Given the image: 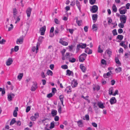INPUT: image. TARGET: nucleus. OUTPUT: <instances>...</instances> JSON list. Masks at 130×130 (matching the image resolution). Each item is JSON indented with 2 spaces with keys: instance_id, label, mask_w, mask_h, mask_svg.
<instances>
[{
  "instance_id": "nucleus-1",
  "label": "nucleus",
  "mask_w": 130,
  "mask_h": 130,
  "mask_svg": "<svg viewBox=\"0 0 130 130\" xmlns=\"http://www.w3.org/2000/svg\"><path fill=\"white\" fill-rule=\"evenodd\" d=\"M87 55L85 53H83L81 54L78 57L79 61L83 62L86 59Z\"/></svg>"
},
{
  "instance_id": "nucleus-2",
  "label": "nucleus",
  "mask_w": 130,
  "mask_h": 130,
  "mask_svg": "<svg viewBox=\"0 0 130 130\" xmlns=\"http://www.w3.org/2000/svg\"><path fill=\"white\" fill-rule=\"evenodd\" d=\"M33 85L31 87V90L32 91H35L37 88V83L36 82H33Z\"/></svg>"
},
{
  "instance_id": "nucleus-3",
  "label": "nucleus",
  "mask_w": 130,
  "mask_h": 130,
  "mask_svg": "<svg viewBox=\"0 0 130 130\" xmlns=\"http://www.w3.org/2000/svg\"><path fill=\"white\" fill-rule=\"evenodd\" d=\"M73 55L71 53L69 52L66 53L64 56L65 60L67 59V60L68 59L69 60V59L71 58V57H72Z\"/></svg>"
},
{
  "instance_id": "nucleus-4",
  "label": "nucleus",
  "mask_w": 130,
  "mask_h": 130,
  "mask_svg": "<svg viewBox=\"0 0 130 130\" xmlns=\"http://www.w3.org/2000/svg\"><path fill=\"white\" fill-rule=\"evenodd\" d=\"M126 19V17L125 15H121L120 16V20L121 22H123V23H125Z\"/></svg>"
},
{
  "instance_id": "nucleus-5",
  "label": "nucleus",
  "mask_w": 130,
  "mask_h": 130,
  "mask_svg": "<svg viewBox=\"0 0 130 130\" xmlns=\"http://www.w3.org/2000/svg\"><path fill=\"white\" fill-rule=\"evenodd\" d=\"M98 9V7L96 5H94L92 6L90 11L92 13H96Z\"/></svg>"
},
{
  "instance_id": "nucleus-6",
  "label": "nucleus",
  "mask_w": 130,
  "mask_h": 130,
  "mask_svg": "<svg viewBox=\"0 0 130 130\" xmlns=\"http://www.w3.org/2000/svg\"><path fill=\"white\" fill-rule=\"evenodd\" d=\"M14 94L12 93L8 94V95L7 98L8 101H11L12 100V99L14 98Z\"/></svg>"
},
{
  "instance_id": "nucleus-7",
  "label": "nucleus",
  "mask_w": 130,
  "mask_h": 130,
  "mask_svg": "<svg viewBox=\"0 0 130 130\" xmlns=\"http://www.w3.org/2000/svg\"><path fill=\"white\" fill-rule=\"evenodd\" d=\"M46 30V26H44L40 29V31H41V35H43Z\"/></svg>"
},
{
  "instance_id": "nucleus-8",
  "label": "nucleus",
  "mask_w": 130,
  "mask_h": 130,
  "mask_svg": "<svg viewBox=\"0 0 130 130\" xmlns=\"http://www.w3.org/2000/svg\"><path fill=\"white\" fill-rule=\"evenodd\" d=\"M39 45H40L39 43L38 42L36 46V47L35 46H34L32 47V51L33 52H35L36 50V53H37L38 50V46Z\"/></svg>"
},
{
  "instance_id": "nucleus-9",
  "label": "nucleus",
  "mask_w": 130,
  "mask_h": 130,
  "mask_svg": "<svg viewBox=\"0 0 130 130\" xmlns=\"http://www.w3.org/2000/svg\"><path fill=\"white\" fill-rule=\"evenodd\" d=\"M13 60L11 58H9L6 62V64L7 66H9L12 63Z\"/></svg>"
},
{
  "instance_id": "nucleus-10",
  "label": "nucleus",
  "mask_w": 130,
  "mask_h": 130,
  "mask_svg": "<svg viewBox=\"0 0 130 130\" xmlns=\"http://www.w3.org/2000/svg\"><path fill=\"white\" fill-rule=\"evenodd\" d=\"M23 37H20L17 39L16 43L17 44H22L23 42Z\"/></svg>"
},
{
  "instance_id": "nucleus-11",
  "label": "nucleus",
  "mask_w": 130,
  "mask_h": 130,
  "mask_svg": "<svg viewBox=\"0 0 130 130\" xmlns=\"http://www.w3.org/2000/svg\"><path fill=\"white\" fill-rule=\"evenodd\" d=\"M117 100L115 97H112L110 100V102L111 104H113L116 103Z\"/></svg>"
},
{
  "instance_id": "nucleus-12",
  "label": "nucleus",
  "mask_w": 130,
  "mask_h": 130,
  "mask_svg": "<svg viewBox=\"0 0 130 130\" xmlns=\"http://www.w3.org/2000/svg\"><path fill=\"white\" fill-rule=\"evenodd\" d=\"M31 11V9L30 8H29L27 9L26 11V13L28 17H30Z\"/></svg>"
},
{
  "instance_id": "nucleus-13",
  "label": "nucleus",
  "mask_w": 130,
  "mask_h": 130,
  "mask_svg": "<svg viewBox=\"0 0 130 130\" xmlns=\"http://www.w3.org/2000/svg\"><path fill=\"white\" fill-rule=\"evenodd\" d=\"M59 42L63 45L67 46L68 45V43L67 42L63 41L61 38L60 39Z\"/></svg>"
},
{
  "instance_id": "nucleus-14",
  "label": "nucleus",
  "mask_w": 130,
  "mask_h": 130,
  "mask_svg": "<svg viewBox=\"0 0 130 130\" xmlns=\"http://www.w3.org/2000/svg\"><path fill=\"white\" fill-rule=\"evenodd\" d=\"M111 73V71L109 72L106 74L105 73L103 74V77L104 78H108L110 75Z\"/></svg>"
},
{
  "instance_id": "nucleus-15",
  "label": "nucleus",
  "mask_w": 130,
  "mask_h": 130,
  "mask_svg": "<svg viewBox=\"0 0 130 130\" xmlns=\"http://www.w3.org/2000/svg\"><path fill=\"white\" fill-rule=\"evenodd\" d=\"M98 105L100 108L101 109H103L105 107L103 104L101 102H98Z\"/></svg>"
},
{
  "instance_id": "nucleus-16",
  "label": "nucleus",
  "mask_w": 130,
  "mask_h": 130,
  "mask_svg": "<svg viewBox=\"0 0 130 130\" xmlns=\"http://www.w3.org/2000/svg\"><path fill=\"white\" fill-rule=\"evenodd\" d=\"M66 51V50L65 49H63L62 51H61V53L62 54V59L63 60H65V58H64V53Z\"/></svg>"
},
{
  "instance_id": "nucleus-17",
  "label": "nucleus",
  "mask_w": 130,
  "mask_h": 130,
  "mask_svg": "<svg viewBox=\"0 0 130 130\" xmlns=\"http://www.w3.org/2000/svg\"><path fill=\"white\" fill-rule=\"evenodd\" d=\"M80 68L83 72H85L86 70V68L83 66V64H81L80 65Z\"/></svg>"
},
{
  "instance_id": "nucleus-18",
  "label": "nucleus",
  "mask_w": 130,
  "mask_h": 130,
  "mask_svg": "<svg viewBox=\"0 0 130 130\" xmlns=\"http://www.w3.org/2000/svg\"><path fill=\"white\" fill-rule=\"evenodd\" d=\"M78 44V46H79L80 47L82 48H85L86 46V44L85 43H81Z\"/></svg>"
},
{
  "instance_id": "nucleus-19",
  "label": "nucleus",
  "mask_w": 130,
  "mask_h": 130,
  "mask_svg": "<svg viewBox=\"0 0 130 130\" xmlns=\"http://www.w3.org/2000/svg\"><path fill=\"white\" fill-rule=\"evenodd\" d=\"M57 111L56 110H52L51 111V113L53 117L55 116L57 113Z\"/></svg>"
},
{
  "instance_id": "nucleus-20",
  "label": "nucleus",
  "mask_w": 130,
  "mask_h": 130,
  "mask_svg": "<svg viewBox=\"0 0 130 130\" xmlns=\"http://www.w3.org/2000/svg\"><path fill=\"white\" fill-rule=\"evenodd\" d=\"M23 75V73H20L18 76L17 78L19 80H20L22 78Z\"/></svg>"
},
{
  "instance_id": "nucleus-21",
  "label": "nucleus",
  "mask_w": 130,
  "mask_h": 130,
  "mask_svg": "<svg viewBox=\"0 0 130 130\" xmlns=\"http://www.w3.org/2000/svg\"><path fill=\"white\" fill-rule=\"evenodd\" d=\"M119 11L120 14H125L127 10L126 9L120 10V9H119Z\"/></svg>"
},
{
  "instance_id": "nucleus-22",
  "label": "nucleus",
  "mask_w": 130,
  "mask_h": 130,
  "mask_svg": "<svg viewBox=\"0 0 130 130\" xmlns=\"http://www.w3.org/2000/svg\"><path fill=\"white\" fill-rule=\"evenodd\" d=\"M76 5L79 11H80V5L79 2L77 0H76Z\"/></svg>"
},
{
  "instance_id": "nucleus-23",
  "label": "nucleus",
  "mask_w": 130,
  "mask_h": 130,
  "mask_svg": "<svg viewBox=\"0 0 130 130\" xmlns=\"http://www.w3.org/2000/svg\"><path fill=\"white\" fill-rule=\"evenodd\" d=\"M78 126L79 127H82L83 126V123L82 120H79L77 122Z\"/></svg>"
},
{
  "instance_id": "nucleus-24",
  "label": "nucleus",
  "mask_w": 130,
  "mask_h": 130,
  "mask_svg": "<svg viewBox=\"0 0 130 130\" xmlns=\"http://www.w3.org/2000/svg\"><path fill=\"white\" fill-rule=\"evenodd\" d=\"M113 89L112 87L110 88L109 90V93L110 95H112L113 92Z\"/></svg>"
},
{
  "instance_id": "nucleus-25",
  "label": "nucleus",
  "mask_w": 130,
  "mask_h": 130,
  "mask_svg": "<svg viewBox=\"0 0 130 130\" xmlns=\"http://www.w3.org/2000/svg\"><path fill=\"white\" fill-rule=\"evenodd\" d=\"M98 17V15L96 14H93L92 15V19L93 20L96 21Z\"/></svg>"
},
{
  "instance_id": "nucleus-26",
  "label": "nucleus",
  "mask_w": 130,
  "mask_h": 130,
  "mask_svg": "<svg viewBox=\"0 0 130 130\" xmlns=\"http://www.w3.org/2000/svg\"><path fill=\"white\" fill-rule=\"evenodd\" d=\"M124 42H121L120 44V45L122 47H123L124 48H126L127 47V46L124 43Z\"/></svg>"
},
{
  "instance_id": "nucleus-27",
  "label": "nucleus",
  "mask_w": 130,
  "mask_h": 130,
  "mask_svg": "<svg viewBox=\"0 0 130 130\" xmlns=\"http://www.w3.org/2000/svg\"><path fill=\"white\" fill-rule=\"evenodd\" d=\"M67 75H68L69 76H70L72 74H73V73L72 71H70L69 70H67Z\"/></svg>"
},
{
  "instance_id": "nucleus-28",
  "label": "nucleus",
  "mask_w": 130,
  "mask_h": 130,
  "mask_svg": "<svg viewBox=\"0 0 130 130\" xmlns=\"http://www.w3.org/2000/svg\"><path fill=\"white\" fill-rule=\"evenodd\" d=\"M121 70L122 68L120 67H118L117 68H116L115 70V72L117 73L120 72L121 71Z\"/></svg>"
},
{
  "instance_id": "nucleus-29",
  "label": "nucleus",
  "mask_w": 130,
  "mask_h": 130,
  "mask_svg": "<svg viewBox=\"0 0 130 130\" xmlns=\"http://www.w3.org/2000/svg\"><path fill=\"white\" fill-rule=\"evenodd\" d=\"M123 38V36L122 35H118L117 37V39H118L120 41L122 40Z\"/></svg>"
},
{
  "instance_id": "nucleus-30",
  "label": "nucleus",
  "mask_w": 130,
  "mask_h": 130,
  "mask_svg": "<svg viewBox=\"0 0 130 130\" xmlns=\"http://www.w3.org/2000/svg\"><path fill=\"white\" fill-rule=\"evenodd\" d=\"M55 126L54 122L53 121L50 124V128L52 129Z\"/></svg>"
},
{
  "instance_id": "nucleus-31",
  "label": "nucleus",
  "mask_w": 130,
  "mask_h": 130,
  "mask_svg": "<svg viewBox=\"0 0 130 130\" xmlns=\"http://www.w3.org/2000/svg\"><path fill=\"white\" fill-rule=\"evenodd\" d=\"M92 29L94 31L96 30L97 29V26L95 24H94L92 26Z\"/></svg>"
},
{
  "instance_id": "nucleus-32",
  "label": "nucleus",
  "mask_w": 130,
  "mask_h": 130,
  "mask_svg": "<svg viewBox=\"0 0 130 130\" xmlns=\"http://www.w3.org/2000/svg\"><path fill=\"white\" fill-rule=\"evenodd\" d=\"M98 52L99 53H102L103 52V50L101 48V45H99L98 47Z\"/></svg>"
},
{
  "instance_id": "nucleus-33",
  "label": "nucleus",
  "mask_w": 130,
  "mask_h": 130,
  "mask_svg": "<svg viewBox=\"0 0 130 130\" xmlns=\"http://www.w3.org/2000/svg\"><path fill=\"white\" fill-rule=\"evenodd\" d=\"M16 122V121L15 118H13L11 121L10 125H11Z\"/></svg>"
},
{
  "instance_id": "nucleus-34",
  "label": "nucleus",
  "mask_w": 130,
  "mask_h": 130,
  "mask_svg": "<svg viewBox=\"0 0 130 130\" xmlns=\"http://www.w3.org/2000/svg\"><path fill=\"white\" fill-rule=\"evenodd\" d=\"M69 61L73 63L76 61V59L74 58H71V59H69Z\"/></svg>"
},
{
  "instance_id": "nucleus-35",
  "label": "nucleus",
  "mask_w": 130,
  "mask_h": 130,
  "mask_svg": "<svg viewBox=\"0 0 130 130\" xmlns=\"http://www.w3.org/2000/svg\"><path fill=\"white\" fill-rule=\"evenodd\" d=\"M46 73L47 75H50L51 76H52L53 74L52 71L50 70H47Z\"/></svg>"
},
{
  "instance_id": "nucleus-36",
  "label": "nucleus",
  "mask_w": 130,
  "mask_h": 130,
  "mask_svg": "<svg viewBox=\"0 0 130 130\" xmlns=\"http://www.w3.org/2000/svg\"><path fill=\"white\" fill-rule=\"evenodd\" d=\"M112 8L113 11L115 12H116L117 11V9L116 7V5H115L113 4V5Z\"/></svg>"
},
{
  "instance_id": "nucleus-37",
  "label": "nucleus",
  "mask_w": 130,
  "mask_h": 130,
  "mask_svg": "<svg viewBox=\"0 0 130 130\" xmlns=\"http://www.w3.org/2000/svg\"><path fill=\"white\" fill-rule=\"evenodd\" d=\"M76 23L79 26L81 25V23H82V21L81 20H78V19L77 18L76 19Z\"/></svg>"
},
{
  "instance_id": "nucleus-38",
  "label": "nucleus",
  "mask_w": 130,
  "mask_h": 130,
  "mask_svg": "<svg viewBox=\"0 0 130 130\" xmlns=\"http://www.w3.org/2000/svg\"><path fill=\"white\" fill-rule=\"evenodd\" d=\"M64 98V96L62 95H61L59 96V99L61 101V103H62L63 102V98Z\"/></svg>"
},
{
  "instance_id": "nucleus-39",
  "label": "nucleus",
  "mask_w": 130,
  "mask_h": 130,
  "mask_svg": "<svg viewBox=\"0 0 130 130\" xmlns=\"http://www.w3.org/2000/svg\"><path fill=\"white\" fill-rule=\"evenodd\" d=\"M13 14H17L18 13L17 10L15 8H14L13 9Z\"/></svg>"
},
{
  "instance_id": "nucleus-40",
  "label": "nucleus",
  "mask_w": 130,
  "mask_h": 130,
  "mask_svg": "<svg viewBox=\"0 0 130 130\" xmlns=\"http://www.w3.org/2000/svg\"><path fill=\"white\" fill-rule=\"evenodd\" d=\"M123 24V22H121L118 24L119 27L120 28H123L124 27Z\"/></svg>"
},
{
  "instance_id": "nucleus-41",
  "label": "nucleus",
  "mask_w": 130,
  "mask_h": 130,
  "mask_svg": "<svg viewBox=\"0 0 130 130\" xmlns=\"http://www.w3.org/2000/svg\"><path fill=\"white\" fill-rule=\"evenodd\" d=\"M115 61L116 63L118 64H121V63L118 58H116L115 59Z\"/></svg>"
},
{
  "instance_id": "nucleus-42",
  "label": "nucleus",
  "mask_w": 130,
  "mask_h": 130,
  "mask_svg": "<svg viewBox=\"0 0 130 130\" xmlns=\"http://www.w3.org/2000/svg\"><path fill=\"white\" fill-rule=\"evenodd\" d=\"M73 85V86L74 87H75L77 86V83L76 81H74L73 82L72 84V86H73L72 85Z\"/></svg>"
},
{
  "instance_id": "nucleus-43",
  "label": "nucleus",
  "mask_w": 130,
  "mask_h": 130,
  "mask_svg": "<svg viewBox=\"0 0 130 130\" xmlns=\"http://www.w3.org/2000/svg\"><path fill=\"white\" fill-rule=\"evenodd\" d=\"M44 38V37L42 36H40L39 39H38V41L41 42H42V41L43 39Z\"/></svg>"
},
{
  "instance_id": "nucleus-44",
  "label": "nucleus",
  "mask_w": 130,
  "mask_h": 130,
  "mask_svg": "<svg viewBox=\"0 0 130 130\" xmlns=\"http://www.w3.org/2000/svg\"><path fill=\"white\" fill-rule=\"evenodd\" d=\"M89 2L91 5L94 4L96 1V0H89Z\"/></svg>"
},
{
  "instance_id": "nucleus-45",
  "label": "nucleus",
  "mask_w": 130,
  "mask_h": 130,
  "mask_svg": "<svg viewBox=\"0 0 130 130\" xmlns=\"http://www.w3.org/2000/svg\"><path fill=\"white\" fill-rule=\"evenodd\" d=\"M19 50V46H15L14 48V50L15 52H17Z\"/></svg>"
},
{
  "instance_id": "nucleus-46",
  "label": "nucleus",
  "mask_w": 130,
  "mask_h": 130,
  "mask_svg": "<svg viewBox=\"0 0 130 130\" xmlns=\"http://www.w3.org/2000/svg\"><path fill=\"white\" fill-rule=\"evenodd\" d=\"M10 27H9L8 28V31H9L11 30L13 28V26L12 24H11L10 25Z\"/></svg>"
},
{
  "instance_id": "nucleus-47",
  "label": "nucleus",
  "mask_w": 130,
  "mask_h": 130,
  "mask_svg": "<svg viewBox=\"0 0 130 130\" xmlns=\"http://www.w3.org/2000/svg\"><path fill=\"white\" fill-rule=\"evenodd\" d=\"M112 32L114 36H115L117 35V33L116 29H114L112 31Z\"/></svg>"
},
{
  "instance_id": "nucleus-48",
  "label": "nucleus",
  "mask_w": 130,
  "mask_h": 130,
  "mask_svg": "<svg viewBox=\"0 0 130 130\" xmlns=\"http://www.w3.org/2000/svg\"><path fill=\"white\" fill-rule=\"evenodd\" d=\"M61 67L62 69H68V66L66 64L62 66Z\"/></svg>"
},
{
  "instance_id": "nucleus-49",
  "label": "nucleus",
  "mask_w": 130,
  "mask_h": 130,
  "mask_svg": "<svg viewBox=\"0 0 130 130\" xmlns=\"http://www.w3.org/2000/svg\"><path fill=\"white\" fill-rule=\"evenodd\" d=\"M15 20H16V21L15 23L16 24L17 23V22H19L20 20L19 16H17V18H16V19Z\"/></svg>"
},
{
  "instance_id": "nucleus-50",
  "label": "nucleus",
  "mask_w": 130,
  "mask_h": 130,
  "mask_svg": "<svg viewBox=\"0 0 130 130\" xmlns=\"http://www.w3.org/2000/svg\"><path fill=\"white\" fill-rule=\"evenodd\" d=\"M35 116H34L35 118L36 119L38 118L39 116V113L38 112L34 114Z\"/></svg>"
},
{
  "instance_id": "nucleus-51",
  "label": "nucleus",
  "mask_w": 130,
  "mask_h": 130,
  "mask_svg": "<svg viewBox=\"0 0 130 130\" xmlns=\"http://www.w3.org/2000/svg\"><path fill=\"white\" fill-rule=\"evenodd\" d=\"M47 120H48V119L47 118H45V119H43L42 120L41 122L42 123H43L44 124V125H45V123L47 122L45 121Z\"/></svg>"
},
{
  "instance_id": "nucleus-52",
  "label": "nucleus",
  "mask_w": 130,
  "mask_h": 130,
  "mask_svg": "<svg viewBox=\"0 0 130 130\" xmlns=\"http://www.w3.org/2000/svg\"><path fill=\"white\" fill-rule=\"evenodd\" d=\"M61 106H58V112L59 113H61Z\"/></svg>"
},
{
  "instance_id": "nucleus-53",
  "label": "nucleus",
  "mask_w": 130,
  "mask_h": 130,
  "mask_svg": "<svg viewBox=\"0 0 130 130\" xmlns=\"http://www.w3.org/2000/svg\"><path fill=\"white\" fill-rule=\"evenodd\" d=\"M17 113L16 110H15L13 112V116L14 117H17Z\"/></svg>"
},
{
  "instance_id": "nucleus-54",
  "label": "nucleus",
  "mask_w": 130,
  "mask_h": 130,
  "mask_svg": "<svg viewBox=\"0 0 130 130\" xmlns=\"http://www.w3.org/2000/svg\"><path fill=\"white\" fill-rule=\"evenodd\" d=\"M93 107L94 109V110H96L97 109H98V107L96 105H95L96 104V103H93Z\"/></svg>"
},
{
  "instance_id": "nucleus-55",
  "label": "nucleus",
  "mask_w": 130,
  "mask_h": 130,
  "mask_svg": "<svg viewBox=\"0 0 130 130\" xmlns=\"http://www.w3.org/2000/svg\"><path fill=\"white\" fill-rule=\"evenodd\" d=\"M87 49H88V50H89V51L87 53L88 54H91L92 53V51L88 47L87 48Z\"/></svg>"
},
{
  "instance_id": "nucleus-56",
  "label": "nucleus",
  "mask_w": 130,
  "mask_h": 130,
  "mask_svg": "<svg viewBox=\"0 0 130 130\" xmlns=\"http://www.w3.org/2000/svg\"><path fill=\"white\" fill-rule=\"evenodd\" d=\"M6 40L4 39H2L1 40H0V44H3L6 42Z\"/></svg>"
},
{
  "instance_id": "nucleus-57",
  "label": "nucleus",
  "mask_w": 130,
  "mask_h": 130,
  "mask_svg": "<svg viewBox=\"0 0 130 130\" xmlns=\"http://www.w3.org/2000/svg\"><path fill=\"white\" fill-rule=\"evenodd\" d=\"M101 63L103 64H106V61L104 59H102L101 61Z\"/></svg>"
},
{
  "instance_id": "nucleus-58",
  "label": "nucleus",
  "mask_w": 130,
  "mask_h": 130,
  "mask_svg": "<svg viewBox=\"0 0 130 130\" xmlns=\"http://www.w3.org/2000/svg\"><path fill=\"white\" fill-rule=\"evenodd\" d=\"M54 22L55 23L57 24H59V21L57 19L55 18L54 19Z\"/></svg>"
},
{
  "instance_id": "nucleus-59",
  "label": "nucleus",
  "mask_w": 130,
  "mask_h": 130,
  "mask_svg": "<svg viewBox=\"0 0 130 130\" xmlns=\"http://www.w3.org/2000/svg\"><path fill=\"white\" fill-rule=\"evenodd\" d=\"M118 33L119 34L122 33L123 32V30L121 28H119L118 30Z\"/></svg>"
},
{
  "instance_id": "nucleus-60",
  "label": "nucleus",
  "mask_w": 130,
  "mask_h": 130,
  "mask_svg": "<svg viewBox=\"0 0 130 130\" xmlns=\"http://www.w3.org/2000/svg\"><path fill=\"white\" fill-rule=\"evenodd\" d=\"M126 8L127 9H129V7L130 6V4L129 3H127L126 5Z\"/></svg>"
},
{
  "instance_id": "nucleus-61",
  "label": "nucleus",
  "mask_w": 130,
  "mask_h": 130,
  "mask_svg": "<svg viewBox=\"0 0 130 130\" xmlns=\"http://www.w3.org/2000/svg\"><path fill=\"white\" fill-rule=\"evenodd\" d=\"M106 51L107 52V54L110 56L111 54V51L109 50H106Z\"/></svg>"
},
{
  "instance_id": "nucleus-62",
  "label": "nucleus",
  "mask_w": 130,
  "mask_h": 130,
  "mask_svg": "<svg viewBox=\"0 0 130 130\" xmlns=\"http://www.w3.org/2000/svg\"><path fill=\"white\" fill-rule=\"evenodd\" d=\"M30 107L29 106H28L26 109V112H28L30 110Z\"/></svg>"
},
{
  "instance_id": "nucleus-63",
  "label": "nucleus",
  "mask_w": 130,
  "mask_h": 130,
  "mask_svg": "<svg viewBox=\"0 0 130 130\" xmlns=\"http://www.w3.org/2000/svg\"><path fill=\"white\" fill-rule=\"evenodd\" d=\"M88 27L87 26H86L84 27V29L85 32H87L88 31Z\"/></svg>"
},
{
  "instance_id": "nucleus-64",
  "label": "nucleus",
  "mask_w": 130,
  "mask_h": 130,
  "mask_svg": "<svg viewBox=\"0 0 130 130\" xmlns=\"http://www.w3.org/2000/svg\"><path fill=\"white\" fill-rule=\"evenodd\" d=\"M59 118L58 116H56L54 118V120L55 121H58L59 120Z\"/></svg>"
}]
</instances>
